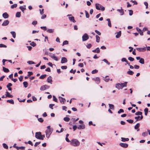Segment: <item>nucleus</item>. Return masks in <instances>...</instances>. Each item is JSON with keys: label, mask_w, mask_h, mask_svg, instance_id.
Returning <instances> with one entry per match:
<instances>
[{"label": "nucleus", "mask_w": 150, "mask_h": 150, "mask_svg": "<svg viewBox=\"0 0 150 150\" xmlns=\"http://www.w3.org/2000/svg\"><path fill=\"white\" fill-rule=\"evenodd\" d=\"M136 115H142V112H141L140 111H138L137 112H136L135 114Z\"/></svg>", "instance_id": "41"}, {"label": "nucleus", "mask_w": 150, "mask_h": 150, "mask_svg": "<svg viewBox=\"0 0 150 150\" xmlns=\"http://www.w3.org/2000/svg\"><path fill=\"white\" fill-rule=\"evenodd\" d=\"M67 66H63L61 67V68L62 69H66L67 68Z\"/></svg>", "instance_id": "61"}, {"label": "nucleus", "mask_w": 150, "mask_h": 150, "mask_svg": "<svg viewBox=\"0 0 150 150\" xmlns=\"http://www.w3.org/2000/svg\"><path fill=\"white\" fill-rule=\"evenodd\" d=\"M121 141L122 142H125V141H127L129 140V139L128 138H125L124 137H121Z\"/></svg>", "instance_id": "28"}, {"label": "nucleus", "mask_w": 150, "mask_h": 150, "mask_svg": "<svg viewBox=\"0 0 150 150\" xmlns=\"http://www.w3.org/2000/svg\"><path fill=\"white\" fill-rule=\"evenodd\" d=\"M144 114L145 115H147L148 111V109L147 108H145L144 109Z\"/></svg>", "instance_id": "32"}, {"label": "nucleus", "mask_w": 150, "mask_h": 150, "mask_svg": "<svg viewBox=\"0 0 150 150\" xmlns=\"http://www.w3.org/2000/svg\"><path fill=\"white\" fill-rule=\"evenodd\" d=\"M96 41L98 42H99L100 41V37L98 35H96Z\"/></svg>", "instance_id": "39"}, {"label": "nucleus", "mask_w": 150, "mask_h": 150, "mask_svg": "<svg viewBox=\"0 0 150 150\" xmlns=\"http://www.w3.org/2000/svg\"><path fill=\"white\" fill-rule=\"evenodd\" d=\"M24 86L25 88H27L28 86V83L27 82L25 81L23 82Z\"/></svg>", "instance_id": "38"}, {"label": "nucleus", "mask_w": 150, "mask_h": 150, "mask_svg": "<svg viewBox=\"0 0 150 150\" xmlns=\"http://www.w3.org/2000/svg\"><path fill=\"white\" fill-rule=\"evenodd\" d=\"M140 124L139 123H137L134 126V129H137L139 127Z\"/></svg>", "instance_id": "40"}, {"label": "nucleus", "mask_w": 150, "mask_h": 150, "mask_svg": "<svg viewBox=\"0 0 150 150\" xmlns=\"http://www.w3.org/2000/svg\"><path fill=\"white\" fill-rule=\"evenodd\" d=\"M12 86V84L11 83H9L6 86L8 88L9 91H11L12 88L10 87V86Z\"/></svg>", "instance_id": "18"}, {"label": "nucleus", "mask_w": 150, "mask_h": 150, "mask_svg": "<svg viewBox=\"0 0 150 150\" xmlns=\"http://www.w3.org/2000/svg\"><path fill=\"white\" fill-rule=\"evenodd\" d=\"M136 49L139 52H144L146 50V47L137 48H136Z\"/></svg>", "instance_id": "8"}, {"label": "nucleus", "mask_w": 150, "mask_h": 150, "mask_svg": "<svg viewBox=\"0 0 150 150\" xmlns=\"http://www.w3.org/2000/svg\"><path fill=\"white\" fill-rule=\"evenodd\" d=\"M68 44V41L67 40L64 41L62 45L63 46L64 45H67Z\"/></svg>", "instance_id": "49"}, {"label": "nucleus", "mask_w": 150, "mask_h": 150, "mask_svg": "<svg viewBox=\"0 0 150 150\" xmlns=\"http://www.w3.org/2000/svg\"><path fill=\"white\" fill-rule=\"evenodd\" d=\"M27 63L29 64H34L35 63L33 62V61H28L27 62Z\"/></svg>", "instance_id": "55"}, {"label": "nucleus", "mask_w": 150, "mask_h": 150, "mask_svg": "<svg viewBox=\"0 0 150 150\" xmlns=\"http://www.w3.org/2000/svg\"><path fill=\"white\" fill-rule=\"evenodd\" d=\"M128 59L131 62H132L134 60V59L131 57H129L128 58Z\"/></svg>", "instance_id": "44"}, {"label": "nucleus", "mask_w": 150, "mask_h": 150, "mask_svg": "<svg viewBox=\"0 0 150 150\" xmlns=\"http://www.w3.org/2000/svg\"><path fill=\"white\" fill-rule=\"evenodd\" d=\"M53 59L57 61L58 60L57 57L55 56L54 54H53L52 55H50V56Z\"/></svg>", "instance_id": "17"}, {"label": "nucleus", "mask_w": 150, "mask_h": 150, "mask_svg": "<svg viewBox=\"0 0 150 150\" xmlns=\"http://www.w3.org/2000/svg\"><path fill=\"white\" fill-rule=\"evenodd\" d=\"M127 74L130 75H132L134 74V72L133 71L130 70L129 69V71H127Z\"/></svg>", "instance_id": "29"}, {"label": "nucleus", "mask_w": 150, "mask_h": 150, "mask_svg": "<svg viewBox=\"0 0 150 150\" xmlns=\"http://www.w3.org/2000/svg\"><path fill=\"white\" fill-rule=\"evenodd\" d=\"M144 59L141 58L139 61V62L141 64H143L144 63Z\"/></svg>", "instance_id": "33"}, {"label": "nucleus", "mask_w": 150, "mask_h": 150, "mask_svg": "<svg viewBox=\"0 0 150 150\" xmlns=\"http://www.w3.org/2000/svg\"><path fill=\"white\" fill-rule=\"evenodd\" d=\"M121 31H119L117 33V34L116 35V38H119L121 35Z\"/></svg>", "instance_id": "24"}, {"label": "nucleus", "mask_w": 150, "mask_h": 150, "mask_svg": "<svg viewBox=\"0 0 150 150\" xmlns=\"http://www.w3.org/2000/svg\"><path fill=\"white\" fill-rule=\"evenodd\" d=\"M9 23V21L8 20H6L4 21L2 24V25L5 26L7 25Z\"/></svg>", "instance_id": "13"}, {"label": "nucleus", "mask_w": 150, "mask_h": 150, "mask_svg": "<svg viewBox=\"0 0 150 150\" xmlns=\"http://www.w3.org/2000/svg\"><path fill=\"white\" fill-rule=\"evenodd\" d=\"M89 38L88 35L86 34H84L82 37V39L83 41H85L87 40Z\"/></svg>", "instance_id": "6"}, {"label": "nucleus", "mask_w": 150, "mask_h": 150, "mask_svg": "<svg viewBox=\"0 0 150 150\" xmlns=\"http://www.w3.org/2000/svg\"><path fill=\"white\" fill-rule=\"evenodd\" d=\"M2 16L4 18H7L8 17V15L5 12L3 14Z\"/></svg>", "instance_id": "21"}, {"label": "nucleus", "mask_w": 150, "mask_h": 150, "mask_svg": "<svg viewBox=\"0 0 150 150\" xmlns=\"http://www.w3.org/2000/svg\"><path fill=\"white\" fill-rule=\"evenodd\" d=\"M80 144L79 142L76 139H73L71 141L70 144L73 146H78L80 145Z\"/></svg>", "instance_id": "1"}, {"label": "nucleus", "mask_w": 150, "mask_h": 150, "mask_svg": "<svg viewBox=\"0 0 150 150\" xmlns=\"http://www.w3.org/2000/svg\"><path fill=\"white\" fill-rule=\"evenodd\" d=\"M19 8L20 9L23 13H24V11L26 9V6L24 5L23 6H20Z\"/></svg>", "instance_id": "16"}, {"label": "nucleus", "mask_w": 150, "mask_h": 150, "mask_svg": "<svg viewBox=\"0 0 150 150\" xmlns=\"http://www.w3.org/2000/svg\"><path fill=\"white\" fill-rule=\"evenodd\" d=\"M98 72V71L96 69H95V70H93L92 71L91 73H92V74H94L97 73Z\"/></svg>", "instance_id": "53"}, {"label": "nucleus", "mask_w": 150, "mask_h": 150, "mask_svg": "<svg viewBox=\"0 0 150 150\" xmlns=\"http://www.w3.org/2000/svg\"><path fill=\"white\" fill-rule=\"evenodd\" d=\"M129 15L130 16H132L133 13V11L132 10H129Z\"/></svg>", "instance_id": "58"}, {"label": "nucleus", "mask_w": 150, "mask_h": 150, "mask_svg": "<svg viewBox=\"0 0 150 150\" xmlns=\"http://www.w3.org/2000/svg\"><path fill=\"white\" fill-rule=\"evenodd\" d=\"M69 20L71 21H72L74 23H75L76 22L74 20V17L73 16L69 17Z\"/></svg>", "instance_id": "26"}, {"label": "nucleus", "mask_w": 150, "mask_h": 150, "mask_svg": "<svg viewBox=\"0 0 150 150\" xmlns=\"http://www.w3.org/2000/svg\"><path fill=\"white\" fill-rule=\"evenodd\" d=\"M53 100L54 101L57 102V99L56 98L55 96H53Z\"/></svg>", "instance_id": "57"}, {"label": "nucleus", "mask_w": 150, "mask_h": 150, "mask_svg": "<svg viewBox=\"0 0 150 150\" xmlns=\"http://www.w3.org/2000/svg\"><path fill=\"white\" fill-rule=\"evenodd\" d=\"M59 98L60 101V102L64 104L66 100L65 99V98H63L60 96H59Z\"/></svg>", "instance_id": "12"}, {"label": "nucleus", "mask_w": 150, "mask_h": 150, "mask_svg": "<svg viewBox=\"0 0 150 150\" xmlns=\"http://www.w3.org/2000/svg\"><path fill=\"white\" fill-rule=\"evenodd\" d=\"M92 52L94 53H99L100 52V50L98 47H97L95 50H93Z\"/></svg>", "instance_id": "22"}, {"label": "nucleus", "mask_w": 150, "mask_h": 150, "mask_svg": "<svg viewBox=\"0 0 150 150\" xmlns=\"http://www.w3.org/2000/svg\"><path fill=\"white\" fill-rule=\"evenodd\" d=\"M95 32L97 34H98V35H101V33L99 32L97 30H95Z\"/></svg>", "instance_id": "60"}, {"label": "nucleus", "mask_w": 150, "mask_h": 150, "mask_svg": "<svg viewBox=\"0 0 150 150\" xmlns=\"http://www.w3.org/2000/svg\"><path fill=\"white\" fill-rule=\"evenodd\" d=\"M85 128V125L84 124H83L82 125H80L77 127V128L79 129H83Z\"/></svg>", "instance_id": "20"}, {"label": "nucleus", "mask_w": 150, "mask_h": 150, "mask_svg": "<svg viewBox=\"0 0 150 150\" xmlns=\"http://www.w3.org/2000/svg\"><path fill=\"white\" fill-rule=\"evenodd\" d=\"M127 82H125L123 83H120L116 84L115 87L118 90L122 89L124 87H126L127 85Z\"/></svg>", "instance_id": "2"}, {"label": "nucleus", "mask_w": 150, "mask_h": 150, "mask_svg": "<svg viewBox=\"0 0 150 150\" xmlns=\"http://www.w3.org/2000/svg\"><path fill=\"white\" fill-rule=\"evenodd\" d=\"M127 121L130 123H132L134 122V121L131 119L127 120Z\"/></svg>", "instance_id": "51"}, {"label": "nucleus", "mask_w": 150, "mask_h": 150, "mask_svg": "<svg viewBox=\"0 0 150 150\" xmlns=\"http://www.w3.org/2000/svg\"><path fill=\"white\" fill-rule=\"evenodd\" d=\"M40 28L44 30H47V28L46 26H41Z\"/></svg>", "instance_id": "63"}, {"label": "nucleus", "mask_w": 150, "mask_h": 150, "mask_svg": "<svg viewBox=\"0 0 150 150\" xmlns=\"http://www.w3.org/2000/svg\"><path fill=\"white\" fill-rule=\"evenodd\" d=\"M92 46V45L91 44H88L87 45H86V47L88 48L89 49Z\"/></svg>", "instance_id": "56"}, {"label": "nucleus", "mask_w": 150, "mask_h": 150, "mask_svg": "<svg viewBox=\"0 0 150 150\" xmlns=\"http://www.w3.org/2000/svg\"><path fill=\"white\" fill-rule=\"evenodd\" d=\"M6 97L5 98H6L7 97H8L9 98H13V95L10 94L7 91L6 93Z\"/></svg>", "instance_id": "15"}, {"label": "nucleus", "mask_w": 150, "mask_h": 150, "mask_svg": "<svg viewBox=\"0 0 150 150\" xmlns=\"http://www.w3.org/2000/svg\"><path fill=\"white\" fill-rule=\"evenodd\" d=\"M85 12L86 13V18H89V15L88 13L86 11H85Z\"/></svg>", "instance_id": "45"}, {"label": "nucleus", "mask_w": 150, "mask_h": 150, "mask_svg": "<svg viewBox=\"0 0 150 150\" xmlns=\"http://www.w3.org/2000/svg\"><path fill=\"white\" fill-rule=\"evenodd\" d=\"M7 47V46L6 45L3 44H0V47H5L6 48Z\"/></svg>", "instance_id": "50"}, {"label": "nucleus", "mask_w": 150, "mask_h": 150, "mask_svg": "<svg viewBox=\"0 0 150 150\" xmlns=\"http://www.w3.org/2000/svg\"><path fill=\"white\" fill-rule=\"evenodd\" d=\"M7 102L11 104H13L14 103V101L13 100H8L7 101Z\"/></svg>", "instance_id": "37"}, {"label": "nucleus", "mask_w": 150, "mask_h": 150, "mask_svg": "<svg viewBox=\"0 0 150 150\" xmlns=\"http://www.w3.org/2000/svg\"><path fill=\"white\" fill-rule=\"evenodd\" d=\"M47 81L48 83H50L51 84H52V83H51V82L52 81V80L51 76H49L47 78Z\"/></svg>", "instance_id": "23"}, {"label": "nucleus", "mask_w": 150, "mask_h": 150, "mask_svg": "<svg viewBox=\"0 0 150 150\" xmlns=\"http://www.w3.org/2000/svg\"><path fill=\"white\" fill-rule=\"evenodd\" d=\"M64 120L66 122H67L70 120V118L68 117H66L64 118Z\"/></svg>", "instance_id": "36"}, {"label": "nucleus", "mask_w": 150, "mask_h": 150, "mask_svg": "<svg viewBox=\"0 0 150 150\" xmlns=\"http://www.w3.org/2000/svg\"><path fill=\"white\" fill-rule=\"evenodd\" d=\"M134 118L136 120V121H137L142 120L143 118V116L142 115L141 116H138L137 117H135Z\"/></svg>", "instance_id": "11"}, {"label": "nucleus", "mask_w": 150, "mask_h": 150, "mask_svg": "<svg viewBox=\"0 0 150 150\" xmlns=\"http://www.w3.org/2000/svg\"><path fill=\"white\" fill-rule=\"evenodd\" d=\"M119 145L122 147L124 148H127L128 146V144L126 143H120Z\"/></svg>", "instance_id": "14"}, {"label": "nucleus", "mask_w": 150, "mask_h": 150, "mask_svg": "<svg viewBox=\"0 0 150 150\" xmlns=\"http://www.w3.org/2000/svg\"><path fill=\"white\" fill-rule=\"evenodd\" d=\"M124 112V110L122 109H120V110L118 111V114H120L121 112Z\"/></svg>", "instance_id": "54"}, {"label": "nucleus", "mask_w": 150, "mask_h": 150, "mask_svg": "<svg viewBox=\"0 0 150 150\" xmlns=\"http://www.w3.org/2000/svg\"><path fill=\"white\" fill-rule=\"evenodd\" d=\"M21 16V12H17L16 15V17L19 18Z\"/></svg>", "instance_id": "31"}, {"label": "nucleus", "mask_w": 150, "mask_h": 150, "mask_svg": "<svg viewBox=\"0 0 150 150\" xmlns=\"http://www.w3.org/2000/svg\"><path fill=\"white\" fill-rule=\"evenodd\" d=\"M17 4H14L11 6V8L12 9H13L14 8H16L17 7Z\"/></svg>", "instance_id": "42"}, {"label": "nucleus", "mask_w": 150, "mask_h": 150, "mask_svg": "<svg viewBox=\"0 0 150 150\" xmlns=\"http://www.w3.org/2000/svg\"><path fill=\"white\" fill-rule=\"evenodd\" d=\"M76 71V70L75 69L74 71H73V69H71V70L70 71V72L71 73H72L74 74H75Z\"/></svg>", "instance_id": "62"}, {"label": "nucleus", "mask_w": 150, "mask_h": 150, "mask_svg": "<svg viewBox=\"0 0 150 150\" xmlns=\"http://www.w3.org/2000/svg\"><path fill=\"white\" fill-rule=\"evenodd\" d=\"M109 105L110 108L112 110H113L114 109V105H113L109 104Z\"/></svg>", "instance_id": "43"}, {"label": "nucleus", "mask_w": 150, "mask_h": 150, "mask_svg": "<svg viewBox=\"0 0 150 150\" xmlns=\"http://www.w3.org/2000/svg\"><path fill=\"white\" fill-rule=\"evenodd\" d=\"M38 121L41 122H42L43 121V120L42 118H38Z\"/></svg>", "instance_id": "64"}, {"label": "nucleus", "mask_w": 150, "mask_h": 150, "mask_svg": "<svg viewBox=\"0 0 150 150\" xmlns=\"http://www.w3.org/2000/svg\"><path fill=\"white\" fill-rule=\"evenodd\" d=\"M47 75L45 74H43L41 75L39 77V78L40 79H43L46 77Z\"/></svg>", "instance_id": "34"}, {"label": "nucleus", "mask_w": 150, "mask_h": 150, "mask_svg": "<svg viewBox=\"0 0 150 150\" xmlns=\"http://www.w3.org/2000/svg\"><path fill=\"white\" fill-rule=\"evenodd\" d=\"M117 11L120 13V15H122L124 14L123 10V9H122L121 7V9H117Z\"/></svg>", "instance_id": "19"}, {"label": "nucleus", "mask_w": 150, "mask_h": 150, "mask_svg": "<svg viewBox=\"0 0 150 150\" xmlns=\"http://www.w3.org/2000/svg\"><path fill=\"white\" fill-rule=\"evenodd\" d=\"M30 45L33 47H35L36 45V44L34 42H32L30 43Z\"/></svg>", "instance_id": "52"}, {"label": "nucleus", "mask_w": 150, "mask_h": 150, "mask_svg": "<svg viewBox=\"0 0 150 150\" xmlns=\"http://www.w3.org/2000/svg\"><path fill=\"white\" fill-rule=\"evenodd\" d=\"M37 23V21H33L32 23V24L33 25H35Z\"/></svg>", "instance_id": "59"}, {"label": "nucleus", "mask_w": 150, "mask_h": 150, "mask_svg": "<svg viewBox=\"0 0 150 150\" xmlns=\"http://www.w3.org/2000/svg\"><path fill=\"white\" fill-rule=\"evenodd\" d=\"M10 33L12 35L13 38H15L16 37V33L14 31H11Z\"/></svg>", "instance_id": "30"}, {"label": "nucleus", "mask_w": 150, "mask_h": 150, "mask_svg": "<svg viewBox=\"0 0 150 150\" xmlns=\"http://www.w3.org/2000/svg\"><path fill=\"white\" fill-rule=\"evenodd\" d=\"M106 21H108V26L111 27V24L110 19L108 18L106 19Z\"/></svg>", "instance_id": "27"}, {"label": "nucleus", "mask_w": 150, "mask_h": 150, "mask_svg": "<svg viewBox=\"0 0 150 150\" xmlns=\"http://www.w3.org/2000/svg\"><path fill=\"white\" fill-rule=\"evenodd\" d=\"M3 145L4 147L6 149H8V146L5 143H3Z\"/></svg>", "instance_id": "48"}, {"label": "nucleus", "mask_w": 150, "mask_h": 150, "mask_svg": "<svg viewBox=\"0 0 150 150\" xmlns=\"http://www.w3.org/2000/svg\"><path fill=\"white\" fill-rule=\"evenodd\" d=\"M96 8L98 10H100L102 11H104L105 10V8L103 7L101 4H95Z\"/></svg>", "instance_id": "3"}, {"label": "nucleus", "mask_w": 150, "mask_h": 150, "mask_svg": "<svg viewBox=\"0 0 150 150\" xmlns=\"http://www.w3.org/2000/svg\"><path fill=\"white\" fill-rule=\"evenodd\" d=\"M2 68L4 72L6 73H8L9 72V71L8 69L4 67H3Z\"/></svg>", "instance_id": "25"}, {"label": "nucleus", "mask_w": 150, "mask_h": 150, "mask_svg": "<svg viewBox=\"0 0 150 150\" xmlns=\"http://www.w3.org/2000/svg\"><path fill=\"white\" fill-rule=\"evenodd\" d=\"M93 80L95 81L98 84L100 82V79L98 77H96L95 78H93L92 79Z\"/></svg>", "instance_id": "10"}, {"label": "nucleus", "mask_w": 150, "mask_h": 150, "mask_svg": "<svg viewBox=\"0 0 150 150\" xmlns=\"http://www.w3.org/2000/svg\"><path fill=\"white\" fill-rule=\"evenodd\" d=\"M142 135L143 137H146L148 135V133L147 132H145L142 133Z\"/></svg>", "instance_id": "47"}, {"label": "nucleus", "mask_w": 150, "mask_h": 150, "mask_svg": "<svg viewBox=\"0 0 150 150\" xmlns=\"http://www.w3.org/2000/svg\"><path fill=\"white\" fill-rule=\"evenodd\" d=\"M50 88V86L47 85H44L42 86L40 88V89L41 91H42L45 90L46 89H48Z\"/></svg>", "instance_id": "5"}, {"label": "nucleus", "mask_w": 150, "mask_h": 150, "mask_svg": "<svg viewBox=\"0 0 150 150\" xmlns=\"http://www.w3.org/2000/svg\"><path fill=\"white\" fill-rule=\"evenodd\" d=\"M102 61H103L105 62L108 65H110V63L106 59H104Z\"/></svg>", "instance_id": "46"}, {"label": "nucleus", "mask_w": 150, "mask_h": 150, "mask_svg": "<svg viewBox=\"0 0 150 150\" xmlns=\"http://www.w3.org/2000/svg\"><path fill=\"white\" fill-rule=\"evenodd\" d=\"M41 136V133L40 132H37L35 133V137L38 139H40V137Z\"/></svg>", "instance_id": "7"}, {"label": "nucleus", "mask_w": 150, "mask_h": 150, "mask_svg": "<svg viewBox=\"0 0 150 150\" xmlns=\"http://www.w3.org/2000/svg\"><path fill=\"white\" fill-rule=\"evenodd\" d=\"M67 62V58L65 57H62L61 58V63L62 64H63Z\"/></svg>", "instance_id": "9"}, {"label": "nucleus", "mask_w": 150, "mask_h": 150, "mask_svg": "<svg viewBox=\"0 0 150 150\" xmlns=\"http://www.w3.org/2000/svg\"><path fill=\"white\" fill-rule=\"evenodd\" d=\"M47 31L48 33H52L54 31V29H48L47 30Z\"/></svg>", "instance_id": "35"}, {"label": "nucleus", "mask_w": 150, "mask_h": 150, "mask_svg": "<svg viewBox=\"0 0 150 150\" xmlns=\"http://www.w3.org/2000/svg\"><path fill=\"white\" fill-rule=\"evenodd\" d=\"M53 129H47L45 131L46 136L47 138H49L52 132Z\"/></svg>", "instance_id": "4"}]
</instances>
